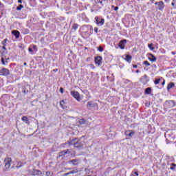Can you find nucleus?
<instances>
[{"mask_svg":"<svg viewBox=\"0 0 176 176\" xmlns=\"http://www.w3.org/2000/svg\"><path fill=\"white\" fill-rule=\"evenodd\" d=\"M67 144L68 145H74V148H82L85 145V141H83V138H80L73 139L69 141Z\"/></svg>","mask_w":176,"mask_h":176,"instance_id":"nucleus-1","label":"nucleus"},{"mask_svg":"<svg viewBox=\"0 0 176 176\" xmlns=\"http://www.w3.org/2000/svg\"><path fill=\"white\" fill-rule=\"evenodd\" d=\"M76 152L75 151L72 149H66L64 151H62L59 153V156H65V155H68L70 157H74Z\"/></svg>","mask_w":176,"mask_h":176,"instance_id":"nucleus-2","label":"nucleus"},{"mask_svg":"<svg viewBox=\"0 0 176 176\" xmlns=\"http://www.w3.org/2000/svg\"><path fill=\"white\" fill-rule=\"evenodd\" d=\"M176 103L174 100H166L164 104L165 109H170V108H174L175 107Z\"/></svg>","mask_w":176,"mask_h":176,"instance_id":"nucleus-3","label":"nucleus"},{"mask_svg":"<svg viewBox=\"0 0 176 176\" xmlns=\"http://www.w3.org/2000/svg\"><path fill=\"white\" fill-rule=\"evenodd\" d=\"M165 137H166V144H171V142L175 140V135L173 133L165 134Z\"/></svg>","mask_w":176,"mask_h":176,"instance_id":"nucleus-4","label":"nucleus"},{"mask_svg":"<svg viewBox=\"0 0 176 176\" xmlns=\"http://www.w3.org/2000/svg\"><path fill=\"white\" fill-rule=\"evenodd\" d=\"M5 162V170L6 171H9V168H10V166L12 164V158H6L4 160Z\"/></svg>","mask_w":176,"mask_h":176,"instance_id":"nucleus-5","label":"nucleus"},{"mask_svg":"<svg viewBox=\"0 0 176 176\" xmlns=\"http://www.w3.org/2000/svg\"><path fill=\"white\" fill-rule=\"evenodd\" d=\"M10 74V72L9 71V69L3 67L1 70H0V76H8V75Z\"/></svg>","mask_w":176,"mask_h":176,"instance_id":"nucleus-6","label":"nucleus"},{"mask_svg":"<svg viewBox=\"0 0 176 176\" xmlns=\"http://www.w3.org/2000/svg\"><path fill=\"white\" fill-rule=\"evenodd\" d=\"M70 94L71 96H72V97H74V98L77 100V101H80V94H79V92L76 91H72Z\"/></svg>","mask_w":176,"mask_h":176,"instance_id":"nucleus-7","label":"nucleus"},{"mask_svg":"<svg viewBox=\"0 0 176 176\" xmlns=\"http://www.w3.org/2000/svg\"><path fill=\"white\" fill-rule=\"evenodd\" d=\"M96 107H98V104L93 101H89L87 104V109H91V108H96Z\"/></svg>","mask_w":176,"mask_h":176,"instance_id":"nucleus-8","label":"nucleus"},{"mask_svg":"<svg viewBox=\"0 0 176 176\" xmlns=\"http://www.w3.org/2000/svg\"><path fill=\"white\" fill-rule=\"evenodd\" d=\"M95 20L98 25H104V23H105V20L104 19H100L98 16H96Z\"/></svg>","mask_w":176,"mask_h":176,"instance_id":"nucleus-9","label":"nucleus"},{"mask_svg":"<svg viewBox=\"0 0 176 176\" xmlns=\"http://www.w3.org/2000/svg\"><path fill=\"white\" fill-rule=\"evenodd\" d=\"M95 64H96L97 65H98V67H100V65H101L102 64V57L101 56H97L95 58Z\"/></svg>","mask_w":176,"mask_h":176,"instance_id":"nucleus-10","label":"nucleus"},{"mask_svg":"<svg viewBox=\"0 0 176 176\" xmlns=\"http://www.w3.org/2000/svg\"><path fill=\"white\" fill-rule=\"evenodd\" d=\"M155 5H157L159 10L164 9V3L163 1L155 2Z\"/></svg>","mask_w":176,"mask_h":176,"instance_id":"nucleus-11","label":"nucleus"},{"mask_svg":"<svg viewBox=\"0 0 176 176\" xmlns=\"http://www.w3.org/2000/svg\"><path fill=\"white\" fill-rule=\"evenodd\" d=\"M126 43H127V40H122L120 41L118 46L121 49H124V47L126 46Z\"/></svg>","mask_w":176,"mask_h":176,"instance_id":"nucleus-12","label":"nucleus"},{"mask_svg":"<svg viewBox=\"0 0 176 176\" xmlns=\"http://www.w3.org/2000/svg\"><path fill=\"white\" fill-rule=\"evenodd\" d=\"M80 163V161L79 160H72L69 161V164H73V166H78Z\"/></svg>","mask_w":176,"mask_h":176,"instance_id":"nucleus-13","label":"nucleus"},{"mask_svg":"<svg viewBox=\"0 0 176 176\" xmlns=\"http://www.w3.org/2000/svg\"><path fill=\"white\" fill-rule=\"evenodd\" d=\"M12 35H14L16 39H19L20 38V32L18 30H13L12 31Z\"/></svg>","mask_w":176,"mask_h":176,"instance_id":"nucleus-14","label":"nucleus"},{"mask_svg":"<svg viewBox=\"0 0 176 176\" xmlns=\"http://www.w3.org/2000/svg\"><path fill=\"white\" fill-rule=\"evenodd\" d=\"M134 134H135V133H134L133 131H125V135H126V137H133Z\"/></svg>","mask_w":176,"mask_h":176,"instance_id":"nucleus-15","label":"nucleus"},{"mask_svg":"<svg viewBox=\"0 0 176 176\" xmlns=\"http://www.w3.org/2000/svg\"><path fill=\"white\" fill-rule=\"evenodd\" d=\"M148 59L150 61H151V63H155L156 62V60H157L156 57L152 54H150V57L148 58Z\"/></svg>","mask_w":176,"mask_h":176,"instance_id":"nucleus-16","label":"nucleus"},{"mask_svg":"<svg viewBox=\"0 0 176 176\" xmlns=\"http://www.w3.org/2000/svg\"><path fill=\"white\" fill-rule=\"evenodd\" d=\"M33 175H42V172L39 170H33Z\"/></svg>","mask_w":176,"mask_h":176,"instance_id":"nucleus-17","label":"nucleus"},{"mask_svg":"<svg viewBox=\"0 0 176 176\" xmlns=\"http://www.w3.org/2000/svg\"><path fill=\"white\" fill-rule=\"evenodd\" d=\"M174 86H175V85L174 84V82H170V83L168 85L167 90H170V89H172V87H174Z\"/></svg>","mask_w":176,"mask_h":176,"instance_id":"nucleus-18","label":"nucleus"},{"mask_svg":"<svg viewBox=\"0 0 176 176\" xmlns=\"http://www.w3.org/2000/svg\"><path fill=\"white\" fill-rule=\"evenodd\" d=\"M96 3H100L102 6H104V2H105V0H96Z\"/></svg>","mask_w":176,"mask_h":176,"instance_id":"nucleus-19","label":"nucleus"},{"mask_svg":"<svg viewBox=\"0 0 176 176\" xmlns=\"http://www.w3.org/2000/svg\"><path fill=\"white\" fill-rule=\"evenodd\" d=\"M131 56L130 55H126V58H125V60L127 61L128 63H130V61H131Z\"/></svg>","mask_w":176,"mask_h":176,"instance_id":"nucleus-20","label":"nucleus"},{"mask_svg":"<svg viewBox=\"0 0 176 176\" xmlns=\"http://www.w3.org/2000/svg\"><path fill=\"white\" fill-rule=\"evenodd\" d=\"M78 27H79V25H78V23H74L72 26V30H74V31H76Z\"/></svg>","mask_w":176,"mask_h":176,"instance_id":"nucleus-21","label":"nucleus"},{"mask_svg":"<svg viewBox=\"0 0 176 176\" xmlns=\"http://www.w3.org/2000/svg\"><path fill=\"white\" fill-rule=\"evenodd\" d=\"M151 91L152 89H151L150 87L146 88L145 90L146 94H151Z\"/></svg>","mask_w":176,"mask_h":176,"instance_id":"nucleus-22","label":"nucleus"},{"mask_svg":"<svg viewBox=\"0 0 176 176\" xmlns=\"http://www.w3.org/2000/svg\"><path fill=\"white\" fill-rule=\"evenodd\" d=\"M21 120H23V122H25V123H28V118H27V116L22 117Z\"/></svg>","mask_w":176,"mask_h":176,"instance_id":"nucleus-23","label":"nucleus"},{"mask_svg":"<svg viewBox=\"0 0 176 176\" xmlns=\"http://www.w3.org/2000/svg\"><path fill=\"white\" fill-rule=\"evenodd\" d=\"M171 5L173 6V9H176V0H173Z\"/></svg>","mask_w":176,"mask_h":176,"instance_id":"nucleus-24","label":"nucleus"},{"mask_svg":"<svg viewBox=\"0 0 176 176\" xmlns=\"http://www.w3.org/2000/svg\"><path fill=\"white\" fill-rule=\"evenodd\" d=\"M24 8V6L20 4L18 7H16V10H21Z\"/></svg>","mask_w":176,"mask_h":176,"instance_id":"nucleus-25","label":"nucleus"},{"mask_svg":"<svg viewBox=\"0 0 176 176\" xmlns=\"http://www.w3.org/2000/svg\"><path fill=\"white\" fill-rule=\"evenodd\" d=\"M148 46L151 50H155V47H152L153 46V44H148Z\"/></svg>","mask_w":176,"mask_h":176,"instance_id":"nucleus-26","label":"nucleus"},{"mask_svg":"<svg viewBox=\"0 0 176 176\" xmlns=\"http://www.w3.org/2000/svg\"><path fill=\"white\" fill-rule=\"evenodd\" d=\"M1 63L3 65H6V63H8V60L5 61V59L3 58H1Z\"/></svg>","mask_w":176,"mask_h":176,"instance_id":"nucleus-27","label":"nucleus"},{"mask_svg":"<svg viewBox=\"0 0 176 176\" xmlns=\"http://www.w3.org/2000/svg\"><path fill=\"white\" fill-rule=\"evenodd\" d=\"M78 173V169H74L72 171H70V174H76Z\"/></svg>","mask_w":176,"mask_h":176,"instance_id":"nucleus-28","label":"nucleus"},{"mask_svg":"<svg viewBox=\"0 0 176 176\" xmlns=\"http://www.w3.org/2000/svg\"><path fill=\"white\" fill-rule=\"evenodd\" d=\"M8 42V38H6L3 41L2 45L3 46H6V43Z\"/></svg>","mask_w":176,"mask_h":176,"instance_id":"nucleus-29","label":"nucleus"},{"mask_svg":"<svg viewBox=\"0 0 176 176\" xmlns=\"http://www.w3.org/2000/svg\"><path fill=\"white\" fill-rule=\"evenodd\" d=\"M79 122L80 124H85L86 123V120H85L84 119L80 120Z\"/></svg>","mask_w":176,"mask_h":176,"instance_id":"nucleus-30","label":"nucleus"},{"mask_svg":"<svg viewBox=\"0 0 176 176\" xmlns=\"http://www.w3.org/2000/svg\"><path fill=\"white\" fill-rule=\"evenodd\" d=\"M144 65H146L147 67H149V65H151V63H149V62H148V60H145L144 62Z\"/></svg>","mask_w":176,"mask_h":176,"instance_id":"nucleus-31","label":"nucleus"},{"mask_svg":"<svg viewBox=\"0 0 176 176\" xmlns=\"http://www.w3.org/2000/svg\"><path fill=\"white\" fill-rule=\"evenodd\" d=\"M138 172L131 173V176H138Z\"/></svg>","mask_w":176,"mask_h":176,"instance_id":"nucleus-32","label":"nucleus"},{"mask_svg":"<svg viewBox=\"0 0 176 176\" xmlns=\"http://www.w3.org/2000/svg\"><path fill=\"white\" fill-rule=\"evenodd\" d=\"M53 173L50 171L46 172V176H52Z\"/></svg>","mask_w":176,"mask_h":176,"instance_id":"nucleus-33","label":"nucleus"},{"mask_svg":"<svg viewBox=\"0 0 176 176\" xmlns=\"http://www.w3.org/2000/svg\"><path fill=\"white\" fill-rule=\"evenodd\" d=\"M160 83V79H155V85H159Z\"/></svg>","mask_w":176,"mask_h":176,"instance_id":"nucleus-34","label":"nucleus"},{"mask_svg":"<svg viewBox=\"0 0 176 176\" xmlns=\"http://www.w3.org/2000/svg\"><path fill=\"white\" fill-rule=\"evenodd\" d=\"M98 50L99 52H104V48H102V47L100 46L99 47H98Z\"/></svg>","mask_w":176,"mask_h":176,"instance_id":"nucleus-35","label":"nucleus"},{"mask_svg":"<svg viewBox=\"0 0 176 176\" xmlns=\"http://www.w3.org/2000/svg\"><path fill=\"white\" fill-rule=\"evenodd\" d=\"M30 32V30H28V29H25L23 34H28Z\"/></svg>","mask_w":176,"mask_h":176,"instance_id":"nucleus-36","label":"nucleus"},{"mask_svg":"<svg viewBox=\"0 0 176 176\" xmlns=\"http://www.w3.org/2000/svg\"><path fill=\"white\" fill-rule=\"evenodd\" d=\"M60 91L61 94H63L64 93V89L63 87H60Z\"/></svg>","mask_w":176,"mask_h":176,"instance_id":"nucleus-37","label":"nucleus"},{"mask_svg":"<svg viewBox=\"0 0 176 176\" xmlns=\"http://www.w3.org/2000/svg\"><path fill=\"white\" fill-rule=\"evenodd\" d=\"M94 32H96V34H97V32H98V28H95Z\"/></svg>","mask_w":176,"mask_h":176,"instance_id":"nucleus-38","label":"nucleus"},{"mask_svg":"<svg viewBox=\"0 0 176 176\" xmlns=\"http://www.w3.org/2000/svg\"><path fill=\"white\" fill-rule=\"evenodd\" d=\"M63 104H64V100H61V101L60 102V105L62 107H63Z\"/></svg>","mask_w":176,"mask_h":176,"instance_id":"nucleus-39","label":"nucleus"},{"mask_svg":"<svg viewBox=\"0 0 176 176\" xmlns=\"http://www.w3.org/2000/svg\"><path fill=\"white\" fill-rule=\"evenodd\" d=\"M28 50H29V52H30V53H32V52H33L32 48H31V47H30V48L28 49Z\"/></svg>","mask_w":176,"mask_h":176,"instance_id":"nucleus-40","label":"nucleus"},{"mask_svg":"<svg viewBox=\"0 0 176 176\" xmlns=\"http://www.w3.org/2000/svg\"><path fill=\"white\" fill-rule=\"evenodd\" d=\"M3 50H6V45H3Z\"/></svg>","mask_w":176,"mask_h":176,"instance_id":"nucleus-41","label":"nucleus"},{"mask_svg":"<svg viewBox=\"0 0 176 176\" xmlns=\"http://www.w3.org/2000/svg\"><path fill=\"white\" fill-rule=\"evenodd\" d=\"M133 68H138V66L137 65H133Z\"/></svg>","mask_w":176,"mask_h":176,"instance_id":"nucleus-42","label":"nucleus"},{"mask_svg":"<svg viewBox=\"0 0 176 176\" xmlns=\"http://www.w3.org/2000/svg\"><path fill=\"white\" fill-rule=\"evenodd\" d=\"M170 170H175V167L171 166V167H170Z\"/></svg>","mask_w":176,"mask_h":176,"instance_id":"nucleus-43","label":"nucleus"},{"mask_svg":"<svg viewBox=\"0 0 176 176\" xmlns=\"http://www.w3.org/2000/svg\"><path fill=\"white\" fill-rule=\"evenodd\" d=\"M69 174H71L70 172H69V173H65L64 175H65V176H67V175H69Z\"/></svg>","mask_w":176,"mask_h":176,"instance_id":"nucleus-44","label":"nucleus"},{"mask_svg":"<svg viewBox=\"0 0 176 176\" xmlns=\"http://www.w3.org/2000/svg\"><path fill=\"white\" fill-rule=\"evenodd\" d=\"M119 10V7H116L115 8H114V10Z\"/></svg>","mask_w":176,"mask_h":176,"instance_id":"nucleus-45","label":"nucleus"},{"mask_svg":"<svg viewBox=\"0 0 176 176\" xmlns=\"http://www.w3.org/2000/svg\"><path fill=\"white\" fill-rule=\"evenodd\" d=\"M19 3H23V1L21 0H18Z\"/></svg>","mask_w":176,"mask_h":176,"instance_id":"nucleus-46","label":"nucleus"},{"mask_svg":"<svg viewBox=\"0 0 176 176\" xmlns=\"http://www.w3.org/2000/svg\"><path fill=\"white\" fill-rule=\"evenodd\" d=\"M149 105H151L150 103H146V107H149Z\"/></svg>","mask_w":176,"mask_h":176,"instance_id":"nucleus-47","label":"nucleus"},{"mask_svg":"<svg viewBox=\"0 0 176 176\" xmlns=\"http://www.w3.org/2000/svg\"><path fill=\"white\" fill-rule=\"evenodd\" d=\"M57 71H58V69H54V72H57Z\"/></svg>","mask_w":176,"mask_h":176,"instance_id":"nucleus-48","label":"nucleus"},{"mask_svg":"<svg viewBox=\"0 0 176 176\" xmlns=\"http://www.w3.org/2000/svg\"><path fill=\"white\" fill-rule=\"evenodd\" d=\"M173 167H175L176 164H172Z\"/></svg>","mask_w":176,"mask_h":176,"instance_id":"nucleus-49","label":"nucleus"},{"mask_svg":"<svg viewBox=\"0 0 176 176\" xmlns=\"http://www.w3.org/2000/svg\"><path fill=\"white\" fill-rule=\"evenodd\" d=\"M151 3H153V2H155V0H150Z\"/></svg>","mask_w":176,"mask_h":176,"instance_id":"nucleus-50","label":"nucleus"},{"mask_svg":"<svg viewBox=\"0 0 176 176\" xmlns=\"http://www.w3.org/2000/svg\"><path fill=\"white\" fill-rule=\"evenodd\" d=\"M112 9H115V6H111Z\"/></svg>","mask_w":176,"mask_h":176,"instance_id":"nucleus-51","label":"nucleus"},{"mask_svg":"<svg viewBox=\"0 0 176 176\" xmlns=\"http://www.w3.org/2000/svg\"><path fill=\"white\" fill-rule=\"evenodd\" d=\"M139 72H140V70H136V74H139Z\"/></svg>","mask_w":176,"mask_h":176,"instance_id":"nucleus-52","label":"nucleus"},{"mask_svg":"<svg viewBox=\"0 0 176 176\" xmlns=\"http://www.w3.org/2000/svg\"><path fill=\"white\" fill-rule=\"evenodd\" d=\"M16 167H17L18 168H20V167H21V166L17 165Z\"/></svg>","mask_w":176,"mask_h":176,"instance_id":"nucleus-53","label":"nucleus"},{"mask_svg":"<svg viewBox=\"0 0 176 176\" xmlns=\"http://www.w3.org/2000/svg\"><path fill=\"white\" fill-rule=\"evenodd\" d=\"M33 48H34V49H36V45H34V46H33Z\"/></svg>","mask_w":176,"mask_h":176,"instance_id":"nucleus-54","label":"nucleus"},{"mask_svg":"<svg viewBox=\"0 0 176 176\" xmlns=\"http://www.w3.org/2000/svg\"><path fill=\"white\" fill-rule=\"evenodd\" d=\"M23 65H27V63H24Z\"/></svg>","mask_w":176,"mask_h":176,"instance_id":"nucleus-55","label":"nucleus"},{"mask_svg":"<svg viewBox=\"0 0 176 176\" xmlns=\"http://www.w3.org/2000/svg\"><path fill=\"white\" fill-rule=\"evenodd\" d=\"M164 83H165V81H164V82H162V85H164Z\"/></svg>","mask_w":176,"mask_h":176,"instance_id":"nucleus-56","label":"nucleus"},{"mask_svg":"<svg viewBox=\"0 0 176 176\" xmlns=\"http://www.w3.org/2000/svg\"><path fill=\"white\" fill-rule=\"evenodd\" d=\"M168 1H170V0H165V2H168Z\"/></svg>","mask_w":176,"mask_h":176,"instance_id":"nucleus-57","label":"nucleus"},{"mask_svg":"<svg viewBox=\"0 0 176 176\" xmlns=\"http://www.w3.org/2000/svg\"><path fill=\"white\" fill-rule=\"evenodd\" d=\"M85 91H86V93H87V90H85Z\"/></svg>","mask_w":176,"mask_h":176,"instance_id":"nucleus-58","label":"nucleus"},{"mask_svg":"<svg viewBox=\"0 0 176 176\" xmlns=\"http://www.w3.org/2000/svg\"><path fill=\"white\" fill-rule=\"evenodd\" d=\"M1 4V3L0 2V5Z\"/></svg>","mask_w":176,"mask_h":176,"instance_id":"nucleus-59","label":"nucleus"}]
</instances>
